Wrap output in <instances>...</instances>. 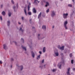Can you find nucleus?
<instances>
[{"label":"nucleus","instance_id":"3","mask_svg":"<svg viewBox=\"0 0 75 75\" xmlns=\"http://www.w3.org/2000/svg\"><path fill=\"white\" fill-rule=\"evenodd\" d=\"M51 15L52 17H54V16H55V11H52Z\"/></svg>","mask_w":75,"mask_h":75},{"label":"nucleus","instance_id":"36","mask_svg":"<svg viewBox=\"0 0 75 75\" xmlns=\"http://www.w3.org/2000/svg\"><path fill=\"white\" fill-rule=\"evenodd\" d=\"M70 69H71V68H69L67 69V71H70Z\"/></svg>","mask_w":75,"mask_h":75},{"label":"nucleus","instance_id":"39","mask_svg":"<svg viewBox=\"0 0 75 75\" xmlns=\"http://www.w3.org/2000/svg\"><path fill=\"white\" fill-rule=\"evenodd\" d=\"M3 64V62L1 60L0 61V64Z\"/></svg>","mask_w":75,"mask_h":75},{"label":"nucleus","instance_id":"49","mask_svg":"<svg viewBox=\"0 0 75 75\" xmlns=\"http://www.w3.org/2000/svg\"><path fill=\"white\" fill-rule=\"evenodd\" d=\"M18 3H17L16 4V6H17V7H18Z\"/></svg>","mask_w":75,"mask_h":75},{"label":"nucleus","instance_id":"22","mask_svg":"<svg viewBox=\"0 0 75 75\" xmlns=\"http://www.w3.org/2000/svg\"><path fill=\"white\" fill-rule=\"evenodd\" d=\"M24 11L25 15H26V16H27V10L26 9H24Z\"/></svg>","mask_w":75,"mask_h":75},{"label":"nucleus","instance_id":"37","mask_svg":"<svg viewBox=\"0 0 75 75\" xmlns=\"http://www.w3.org/2000/svg\"><path fill=\"white\" fill-rule=\"evenodd\" d=\"M39 53L40 54H42V52H41V51L39 52Z\"/></svg>","mask_w":75,"mask_h":75},{"label":"nucleus","instance_id":"32","mask_svg":"<svg viewBox=\"0 0 75 75\" xmlns=\"http://www.w3.org/2000/svg\"><path fill=\"white\" fill-rule=\"evenodd\" d=\"M68 6L69 7H72V5L71 4H69L68 5Z\"/></svg>","mask_w":75,"mask_h":75},{"label":"nucleus","instance_id":"10","mask_svg":"<svg viewBox=\"0 0 75 75\" xmlns=\"http://www.w3.org/2000/svg\"><path fill=\"white\" fill-rule=\"evenodd\" d=\"M42 28L44 30H46V26L45 25H43L42 26Z\"/></svg>","mask_w":75,"mask_h":75},{"label":"nucleus","instance_id":"48","mask_svg":"<svg viewBox=\"0 0 75 75\" xmlns=\"http://www.w3.org/2000/svg\"><path fill=\"white\" fill-rule=\"evenodd\" d=\"M3 5H1V7H3Z\"/></svg>","mask_w":75,"mask_h":75},{"label":"nucleus","instance_id":"35","mask_svg":"<svg viewBox=\"0 0 75 75\" xmlns=\"http://www.w3.org/2000/svg\"><path fill=\"white\" fill-rule=\"evenodd\" d=\"M64 26V27H65V29L66 30H67V29H68V27H67V25Z\"/></svg>","mask_w":75,"mask_h":75},{"label":"nucleus","instance_id":"52","mask_svg":"<svg viewBox=\"0 0 75 75\" xmlns=\"http://www.w3.org/2000/svg\"><path fill=\"white\" fill-rule=\"evenodd\" d=\"M44 66L45 67V66H46V64H45V65H44Z\"/></svg>","mask_w":75,"mask_h":75},{"label":"nucleus","instance_id":"57","mask_svg":"<svg viewBox=\"0 0 75 75\" xmlns=\"http://www.w3.org/2000/svg\"><path fill=\"white\" fill-rule=\"evenodd\" d=\"M47 75H50V74H48Z\"/></svg>","mask_w":75,"mask_h":75},{"label":"nucleus","instance_id":"29","mask_svg":"<svg viewBox=\"0 0 75 75\" xmlns=\"http://www.w3.org/2000/svg\"><path fill=\"white\" fill-rule=\"evenodd\" d=\"M46 13H48L50 12V9H48L46 11Z\"/></svg>","mask_w":75,"mask_h":75},{"label":"nucleus","instance_id":"47","mask_svg":"<svg viewBox=\"0 0 75 75\" xmlns=\"http://www.w3.org/2000/svg\"><path fill=\"white\" fill-rule=\"evenodd\" d=\"M14 42V43H15V44L16 45V44H17V42H16V41H15V42Z\"/></svg>","mask_w":75,"mask_h":75},{"label":"nucleus","instance_id":"4","mask_svg":"<svg viewBox=\"0 0 75 75\" xmlns=\"http://www.w3.org/2000/svg\"><path fill=\"white\" fill-rule=\"evenodd\" d=\"M68 16V13H64L63 14V18L65 19L67 18Z\"/></svg>","mask_w":75,"mask_h":75},{"label":"nucleus","instance_id":"18","mask_svg":"<svg viewBox=\"0 0 75 75\" xmlns=\"http://www.w3.org/2000/svg\"><path fill=\"white\" fill-rule=\"evenodd\" d=\"M1 14L3 16H4L6 15V12L4 11H3L1 13Z\"/></svg>","mask_w":75,"mask_h":75},{"label":"nucleus","instance_id":"41","mask_svg":"<svg viewBox=\"0 0 75 75\" xmlns=\"http://www.w3.org/2000/svg\"><path fill=\"white\" fill-rule=\"evenodd\" d=\"M42 2H44V3H45V1L44 0H43L42 1H41L42 3Z\"/></svg>","mask_w":75,"mask_h":75},{"label":"nucleus","instance_id":"42","mask_svg":"<svg viewBox=\"0 0 75 75\" xmlns=\"http://www.w3.org/2000/svg\"><path fill=\"white\" fill-rule=\"evenodd\" d=\"M11 61H13V60H14V59H13V58H11Z\"/></svg>","mask_w":75,"mask_h":75},{"label":"nucleus","instance_id":"23","mask_svg":"<svg viewBox=\"0 0 75 75\" xmlns=\"http://www.w3.org/2000/svg\"><path fill=\"white\" fill-rule=\"evenodd\" d=\"M64 46H63L62 47H61L60 50H64Z\"/></svg>","mask_w":75,"mask_h":75},{"label":"nucleus","instance_id":"50","mask_svg":"<svg viewBox=\"0 0 75 75\" xmlns=\"http://www.w3.org/2000/svg\"><path fill=\"white\" fill-rule=\"evenodd\" d=\"M73 71H75V68H73Z\"/></svg>","mask_w":75,"mask_h":75},{"label":"nucleus","instance_id":"55","mask_svg":"<svg viewBox=\"0 0 75 75\" xmlns=\"http://www.w3.org/2000/svg\"><path fill=\"white\" fill-rule=\"evenodd\" d=\"M31 21V19L30 20V21Z\"/></svg>","mask_w":75,"mask_h":75},{"label":"nucleus","instance_id":"44","mask_svg":"<svg viewBox=\"0 0 75 75\" xmlns=\"http://www.w3.org/2000/svg\"><path fill=\"white\" fill-rule=\"evenodd\" d=\"M40 68H42V66L41 65H40Z\"/></svg>","mask_w":75,"mask_h":75},{"label":"nucleus","instance_id":"40","mask_svg":"<svg viewBox=\"0 0 75 75\" xmlns=\"http://www.w3.org/2000/svg\"><path fill=\"white\" fill-rule=\"evenodd\" d=\"M44 59H43L42 61V63H44Z\"/></svg>","mask_w":75,"mask_h":75},{"label":"nucleus","instance_id":"19","mask_svg":"<svg viewBox=\"0 0 75 75\" xmlns=\"http://www.w3.org/2000/svg\"><path fill=\"white\" fill-rule=\"evenodd\" d=\"M67 24H68V21H65L64 23V26L67 25Z\"/></svg>","mask_w":75,"mask_h":75},{"label":"nucleus","instance_id":"24","mask_svg":"<svg viewBox=\"0 0 75 75\" xmlns=\"http://www.w3.org/2000/svg\"><path fill=\"white\" fill-rule=\"evenodd\" d=\"M28 14L29 15V16H31V14H32V13L31 12H28Z\"/></svg>","mask_w":75,"mask_h":75},{"label":"nucleus","instance_id":"5","mask_svg":"<svg viewBox=\"0 0 75 75\" xmlns=\"http://www.w3.org/2000/svg\"><path fill=\"white\" fill-rule=\"evenodd\" d=\"M16 66L17 67H18V68H20L21 70H22L23 69V66L22 65L20 66V65H19V64H16Z\"/></svg>","mask_w":75,"mask_h":75},{"label":"nucleus","instance_id":"21","mask_svg":"<svg viewBox=\"0 0 75 75\" xmlns=\"http://www.w3.org/2000/svg\"><path fill=\"white\" fill-rule=\"evenodd\" d=\"M43 52H45V51H46V47H44L43 48Z\"/></svg>","mask_w":75,"mask_h":75},{"label":"nucleus","instance_id":"38","mask_svg":"<svg viewBox=\"0 0 75 75\" xmlns=\"http://www.w3.org/2000/svg\"><path fill=\"white\" fill-rule=\"evenodd\" d=\"M72 54L71 53L70 54V57H72Z\"/></svg>","mask_w":75,"mask_h":75},{"label":"nucleus","instance_id":"51","mask_svg":"<svg viewBox=\"0 0 75 75\" xmlns=\"http://www.w3.org/2000/svg\"><path fill=\"white\" fill-rule=\"evenodd\" d=\"M54 26H53V27H52L53 28H54Z\"/></svg>","mask_w":75,"mask_h":75},{"label":"nucleus","instance_id":"27","mask_svg":"<svg viewBox=\"0 0 75 75\" xmlns=\"http://www.w3.org/2000/svg\"><path fill=\"white\" fill-rule=\"evenodd\" d=\"M11 3L13 4H15V2L14 1V0H11Z\"/></svg>","mask_w":75,"mask_h":75},{"label":"nucleus","instance_id":"56","mask_svg":"<svg viewBox=\"0 0 75 75\" xmlns=\"http://www.w3.org/2000/svg\"><path fill=\"white\" fill-rule=\"evenodd\" d=\"M61 1H62L63 0H60Z\"/></svg>","mask_w":75,"mask_h":75},{"label":"nucleus","instance_id":"58","mask_svg":"<svg viewBox=\"0 0 75 75\" xmlns=\"http://www.w3.org/2000/svg\"><path fill=\"white\" fill-rule=\"evenodd\" d=\"M33 28H34V27H33Z\"/></svg>","mask_w":75,"mask_h":75},{"label":"nucleus","instance_id":"9","mask_svg":"<svg viewBox=\"0 0 75 75\" xmlns=\"http://www.w3.org/2000/svg\"><path fill=\"white\" fill-rule=\"evenodd\" d=\"M29 4V5L28 6V11H29L30 10V5L31 4V3L30 2H29L28 3Z\"/></svg>","mask_w":75,"mask_h":75},{"label":"nucleus","instance_id":"14","mask_svg":"<svg viewBox=\"0 0 75 75\" xmlns=\"http://www.w3.org/2000/svg\"><path fill=\"white\" fill-rule=\"evenodd\" d=\"M23 25H21V26L20 27V30L22 32H23L24 31V30L22 29V28H23Z\"/></svg>","mask_w":75,"mask_h":75},{"label":"nucleus","instance_id":"11","mask_svg":"<svg viewBox=\"0 0 75 75\" xmlns=\"http://www.w3.org/2000/svg\"><path fill=\"white\" fill-rule=\"evenodd\" d=\"M33 12L34 13H37V10L35 9V8H34L33 9Z\"/></svg>","mask_w":75,"mask_h":75},{"label":"nucleus","instance_id":"15","mask_svg":"<svg viewBox=\"0 0 75 75\" xmlns=\"http://www.w3.org/2000/svg\"><path fill=\"white\" fill-rule=\"evenodd\" d=\"M22 48L23 49H24L25 51H27V49L26 48V47H24L23 46H22Z\"/></svg>","mask_w":75,"mask_h":75},{"label":"nucleus","instance_id":"33","mask_svg":"<svg viewBox=\"0 0 75 75\" xmlns=\"http://www.w3.org/2000/svg\"><path fill=\"white\" fill-rule=\"evenodd\" d=\"M24 20V17L23 16L22 17V20H23V21Z\"/></svg>","mask_w":75,"mask_h":75},{"label":"nucleus","instance_id":"30","mask_svg":"<svg viewBox=\"0 0 75 75\" xmlns=\"http://www.w3.org/2000/svg\"><path fill=\"white\" fill-rule=\"evenodd\" d=\"M8 15L9 17H10V16H11V12H9Z\"/></svg>","mask_w":75,"mask_h":75},{"label":"nucleus","instance_id":"43","mask_svg":"<svg viewBox=\"0 0 75 75\" xmlns=\"http://www.w3.org/2000/svg\"><path fill=\"white\" fill-rule=\"evenodd\" d=\"M74 61V60H71V64H73V62Z\"/></svg>","mask_w":75,"mask_h":75},{"label":"nucleus","instance_id":"13","mask_svg":"<svg viewBox=\"0 0 75 75\" xmlns=\"http://www.w3.org/2000/svg\"><path fill=\"white\" fill-rule=\"evenodd\" d=\"M13 9L14 10V11L15 12L16 11V10H17V8L15 6H13Z\"/></svg>","mask_w":75,"mask_h":75},{"label":"nucleus","instance_id":"6","mask_svg":"<svg viewBox=\"0 0 75 75\" xmlns=\"http://www.w3.org/2000/svg\"><path fill=\"white\" fill-rule=\"evenodd\" d=\"M4 48L5 50H7V49H8V47H7V46L6 44H4Z\"/></svg>","mask_w":75,"mask_h":75},{"label":"nucleus","instance_id":"46","mask_svg":"<svg viewBox=\"0 0 75 75\" xmlns=\"http://www.w3.org/2000/svg\"><path fill=\"white\" fill-rule=\"evenodd\" d=\"M18 24H21V23L20 22H18Z\"/></svg>","mask_w":75,"mask_h":75},{"label":"nucleus","instance_id":"7","mask_svg":"<svg viewBox=\"0 0 75 75\" xmlns=\"http://www.w3.org/2000/svg\"><path fill=\"white\" fill-rule=\"evenodd\" d=\"M31 53L32 54V57L33 58H34V57H35V54H34V52L32 51L31 52Z\"/></svg>","mask_w":75,"mask_h":75},{"label":"nucleus","instance_id":"8","mask_svg":"<svg viewBox=\"0 0 75 75\" xmlns=\"http://www.w3.org/2000/svg\"><path fill=\"white\" fill-rule=\"evenodd\" d=\"M40 57H41V55L40 54H39V55H38L36 57L37 59L39 60V59L41 58Z\"/></svg>","mask_w":75,"mask_h":75},{"label":"nucleus","instance_id":"12","mask_svg":"<svg viewBox=\"0 0 75 75\" xmlns=\"http://www.w3.org/2000/svg\"><path fill=\"white\" fill-rule=\"evenodd\" d=\"M46 5H45V7H48V6L49 5V3L48 2H46Z\"/></svg>","mask_w":75,"mask_h":75},{"label":"nucleus","instance_id":"45","mask_svg":"<svg viewBox=\"0 0 75 75\" xmlns=\"http://www.w3.org/2000/svg\"><path fill=\"white\" fill-rule=\"evenodd\" d=\"M34 52L35 54H37V52H36V51H35Z\"/></svg>","mask_w":75,"mask_h":75},{"label":"nucleus","instance_id":"26","mask_svg":"<svg viewBox=\"0 0 75 75\" xmlns=\"http://www.w3.org/2000/svg\"><path fill=\"white\" fill-rule=\"evenodd\" d=\"M37 2H38V3H39L40 2V1H38V0H35L34 1V3H36Z\"/></svg>","mask_w":75,"mask_h":75},{"label":"nucleus","instance_id":"25","mask_svg":"<svg viewBox=\"0 0 75 75\" xmlns=\"http://www.w3.org/2000/svg\"><path fill=\"white\" fill-rule=\"evenodd\" d=\"M52 72H55V71H57V69H53L52 70Z\"/></svg>","mask_w":75,"mask_h":75},{"label":"nucleus","instance_id":"2","mask_svg":"<svg viewBox=\"0 0 75 75\" xmlns=\"http://www.w3.org/2000/svg\"><path fill=\"white\" fill-rule=\"evenodd\" d=\"M64 62L62 61L61 62H60L58 64V67L59 68V69H61V65H64Z\"/></svg>","mask_w":75,"mask_h":75},{"label":"nucleus","instance_id":"28","mask_svg":"<svg viewBox=\"0 0 75 75\" xmlns=\"http://www.w3.org/2000/svg\"><path fill=\"white\" fill-rule=\"evenodd\" d=\"M21 41L22 43H24V39L23 38H21Z\"/></svg>","mask_w":75,"mask_h":75},{"label":"nucleus","instance_id":"20","mask_svg":"<svg viewBox=\"0 0 75 75\" xmlns=\"http://www.w3.org/2000/svg\"><path fill=\"white\" fill-rule=\"evenodd\" d=\"M10 25V21H8L7 22V25L8 26H9Z\"/></svg>","mask_w":75,"mask_h":75},{"label":"nucleus","instance_id":"53","mask_svg":"<svg viewBox=\"0 0 75 75\" xmlns=\"http://www.w3.org/2000/svg\"><path fill=\"white\" fill-rule=\"evenodd\" d=\"M74 0H73V2H74Z\"/></svg>","mask_w":75,"mask_h":75},{"label":"nucleus","instance_id":"1","mask_svg":"<svg viewBox=\"0 0 75 75\" xmlns=\"http://www.w3.org/2000/svg\"><path fill=\"white\" fill-rule=\"evenodd\" d=\"M54 54H53L54 57H58L59 56V53L57 50H55L54 51Z\"/></svg>","mask_w":75,"mask_h":75},{"label":"nucleus","instance_id":"16","mask_svg":"<svg viewBox=\"0 0 75 75\" xmlns=\"http://www.w3.org/2000/svg\"><path fill=\"white\" fill-rule=\"evenodd\" d=\"M41 12H40V13L39 14V15H38V18H40L41 17Z\"/></svg>","mask_w":75,"mask_h":75},{"label":"nucleus","instance_id":"54","mask_svg":"<svg viewBox=\"0 0 75 75\" xmlns=\"http://www.w3.org/2000/svg\"><path fill=\"white\" fill-rule=\"evenodd\" d=\"M11 68H12V65L11 66Z\"/></svg>","mask_w":75,"mask_h":75},{"label":"nucleus","instance_id":"17","mask_svg":"<svg viewBox=\"0 0 75 75\" xmlns=\"http://www.w3.org/2000/svg\"><path fill=\"white\" fill-rule=\"evenodd\" d=\"M38 40H41V36H40V34H38Z\"/></svg>","mask_w":75,"mask_h":75},{"label":"nucleus","instance_id":"34","mask_svg":"<svg viewBox=\"0 0 75 75\" xmlns=\"http://www.w3.org/2000/svg\"><path fill=\"white\" fill-rule=\"evenodd\" d=\"M57 48H59V50H60L61 48V47H60V45H58V46H57Z\"/></svg>","mask_w":75,"mask_h":75},{"label":"nucleus","instance_id":"31","mask_svg":"<svg viewBox=\"0 0 75 75\" xmlns=\"http://www.w3.org/2000/svg\"><path fill=\"white\" fill-rule=\"evenodd\" d=\"M0 19L1 21L3 20V17H2V16H0Z\"/></svg>","mask_w":75,"mask_h":75}]
</instances>
